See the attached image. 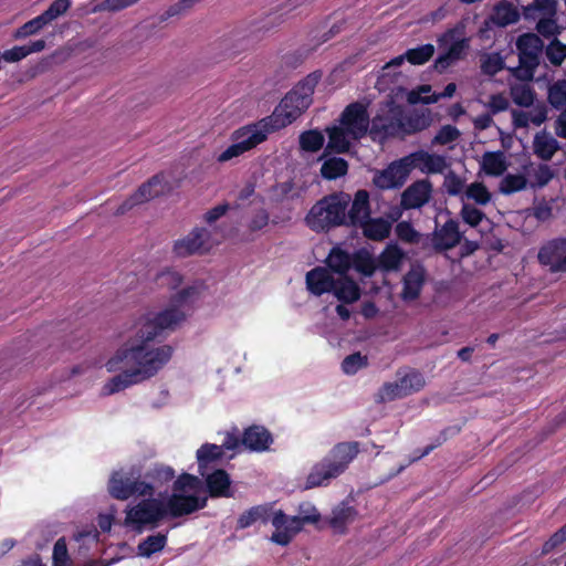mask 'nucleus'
Instances as JSON below:
<instances>
[{
    "label": "nucleus",
    "instance_id": "49530a36",
    "mask_svg": "<svg viewBox=\"0 0 566 566\" xmlns=\"http://www.w3.org/2000/svg\"><path fill=\"white\" fill-rule=\"evenodd\" d=\"M45 25H48V23L40 14V15L35 17L34 19L22 24L20 28H18L13 33V38L15 40H21V39L28 38L30 35L36 34Z\"/></svg>",
    "mask_w": 566,
    "mask_h": 566
},
{
    "label": "nucleus",
    "instance_id": "603ef678",
    "mask_svg": "<svg viewBox=\"0 0 566 566\" xmlns=\"http://www.w3.org/2000/svg\"><path fill=\"white\" fill-rule=\"evenodd\" d=\"M467 197L478 205L485 206L491 200V193L482 182H472L467 189Z\"/></svg>",
    "mask_w": 566,
    "mask_h": 566
},
{
    "label": "nucleus",
    "instance_id": "79ce46f5",
    "mask_svg": "<svg viewBox=\"0 0 566 566\" xmlns=\"http://www.w3.org/2000/svg\"><path fill=\"white\" fill-rule=\"evenodd\" d=\"M160 184V177L153 176L148 181L140 185L138 189L133 193V196L138 200L139 203L156 198L163 192V189H155Z\"/></svg>",
    "mask_w": 566,
    "mask_h": 566
},
{
    "label": "nucleus",
    "instance_id": "338daca9",
    "mask_svg": "<svg viewBox=\"0 0 566 566\" xmlns=\"http://www.w3.org/2000/svg\"><path fill=\"white\" fill-rule=\"evenodd\" d=\"M175 471L170 467L156 465L154 469L146 473V479H150L154 482L165 483L172 480Z\"/></svg>",
    "mask_w": 566,
    "mask_h": 566
},
{
    "label": "nucleus",
    "instance_id": "4468645a",
    "mask_svg": "<svg viewBox=\"0 0 566 566\" xmlns=\"http://www.w3.org/2000/svg\"><path fill=\"white\" fill-rule=\"evenodd\" d=\"M426 275L427 271L421 263L415 262L411 264L409 271L402 277V292L400 296L403 301H415L420 296L426 282Z\"/></svg>",
    "mask_w": 566,
    "mask_h": 566
},
{
    "label": "nucleus",
    "instance_id": "4d7b16f0",
    "mask_svg": "<svg viewBox=\"0 0 566 566\" xmlns=\"http://www.w3.org/2000/svg\"><path fill=\"white\" fill-rule=\"evenodd\" d=\"M460 216L465 223L473 228L478 227L485 218V213L482 210L469 203H463Z\"/></svg>",
    "mask_w": 566,
    "mask_h": 566
},
{
    "label": "nucleus",
    "instance_id": "c756f323",
    "mask_svg": "<svg viewBox=\"0 0 566 566\" xmlns=\"http://www.w3.org/2000/svg\"><path fill=\"white\" fill-rule=\"evenodd\" d=\"M339 474L334 472V468L328 464V460L323 459L316 463L307 475L305 490L323 485L326 481L337 478Z\"/></svg>",
    "mask_w": 566,
    "mask_h": 566
},
{
    "label": "nucleus",
    "instance_id": "37998d69",
    "mask_svg": "<svg viewBox=\"0 0 566 566\" xmlns=\"http://www.w3.org/2000/svg\"><path fill=\"white\" fill-rule=\"evenodd\" d=\"M547 101L555 109L566 111V80H558L548 87Z\"/></svg>",
    "mask_w": 566,
    "mask_h": 566
},
{
    "label": "nucleus",
    "instance_id": "6e6552de",
    "mask_svg": "<svg viewBox=\"0 0 566 566\" xmlns=\"http://www.w3.org/2000/svg\"><path fill=\"white\" fill-rule=\"evenodd\" d=\"M339 123L354 139H360L369 134L370 119L367 106L360 102L350 103L340 114Z\"/></svg>",
    "mask_w": 566,
    "mask_h": 566
},
{
    "label": "nucleus",
    "instance_id": "412c9836",
    "mask_svg": "<svg viewBox=\"0 0 566 566\" xmlns=\"http://www.w3.org/2000/svg\"><path fill=\"white\" fill-rule=\"evenodd\" d=\"M273 438L270 431L263 427L253 424L247 428L243 432L241 442L251 451H265L272 443Z\"/></svg>",
    "mask_w": 566,
    "mask_h": 566
},
{
    "label": "nucleus",
    "instance_id": "2eb2a0df",
    "mask_svg": "<svg viewBox=\"0 0 566 566\" xmlns=\"http://www.w3.org/2000/svg\"><path fill=\"white\" fill-rule=\"evenodd\" d=\"M350 208L346 211V227L359 228L370 217L369 193L360 189L350 200Z\"/></svg>",
    "mask_w": 566,
    "mask_h": 566
},
{
    "label": "nucleus",
    "instance_id": "69168bd1",
    "mask_svg": "<svg viewBox=\"0 0 566 566\" xmlns=\"http://www.w3.org/2000/svg\"><path fill=\"white\" fill-rule=\"evenodd\" d=\"M305 524H315L321 520V514L311 502H303L298 505V515Z\"/></svg>",
    "mask_w": 566,
    "mask_h": 566
},
{
    "label": "nucleus",
    "instance_id": "f3484780",
    "mask_svg": "<svg viewBox=\"0 0 566 566\" xmlns=\"http://www.w3.org/2000/svg\"><path fill=\"white\" fill-rule=\"evenodd\" d=\"M430 192L431 184L429 180L415 181L401 193V208L406 210L421 208L429 201Z\"/></svg>",
    "mask_w": 566,
    "mask_h": 566
},
{
    "label": "nucleus",
    "instance_id": "864d4df0",
    "mask_svg": "<svg viewBox=\"0 0 566 566\" xmlns=\"http://www.w3.org/2000/svg\"><path fill=\"white\" fill-rule=\"evenodd\" d=\"M273 192L279 201L293 200L301 197V191H295V184L292 180L276 184Z\"/></svg>",
    "mask_w": 566,
    "mask_h": 566
},
{
    "label": "nucleus",
    "instance_id": "6ab92c4d",
    "mask_svg": "<svg viewBox=\"0 0 566 566\" xmlns=\"http://www.w3.org/2000/svg\"><path fill=\"white\" fill-rule=\"evenodd\" d=\"M358 446V442L337 443L324 459L328 460V464L334 468V472L342 474L349 462L357 455Z\"/></svg>",
    "mask_w": 566,
    "mask_h": 566
},
{
    "label": "nucleus",
    "instance_id": "1a4fd4ad",
    "mask_svg": "<svg viewBox=\"0 0 566 566\" xmlns=\"http://www.w3.org/2000/svg\"><path fill=\"white\" fill-rule=\"evenodd\" d=\"M408 160L409 158L406 156L391 163L386 169L377 171L373 179L374 185L379 189H397L402 187L411 172Z\"/></svg>",
    "mask_w": 566,
    "mask_h": 566
},
{
    "label": "nucleus",
    "instance_id": "473e14b6",
    "mask_svg": "<svg viewBox=\"0 0 566 566\" xmlns=\"http://www.w3.org/2000/svg\"><path fill=\"white\" fill-rule=\"evenodd\" d=\"M482 170L489 176H501L507 169L503 151H485L482 157Z\"/></svg>",
    "mask_w": 566,
    "mask_h": 566
},
{
    "label": "nucleus",
    "instance_id": "ea45409f",
    "mask_svg": "<svg viewBox=\"0 0 566 566\" xmlns=\"http://www.w3.org/2000/svg\"><path fill=\"white\" fill-rule=\"evenodd\" d=\"M324 135L317 129L303 132L298 137L300 148L307 153H316L324 146Z\"/></svg>",
    "mask_w": 566,
    "mask_h": 566
},
{
    "label": "nucleus",
    "instance_id": "e2e57ef3",
    "mask_svg": "<svg viewBox=\"0 0 566 566\" xmlns=\"http://www.w3.org/2000/svg\"><path fill=\"white\" fill-rule=\"evenodd\" d=\"M566 542V531L562 526L555 533H553L549 538L542 546V556H546L552 553L554 549L559 547L563 543Z\"/></svg>",
    "mask_w": 566,
    "mask_h": 566
},
{
    "label": "nucleus",
    "instance_id": "aec40b11",
    "mask_svg": "<svg viewBox=\"0 0 566 566\" xmlns=\"http://www.w3.org/2000/svg\"><path fill=\"white\" fill-rule=\"evenodd\" d=\"M305 281L307 290L316 296L332 292L336 283L328 269L323 266H316L308 271Z\"/></svg>",
    "mask_w": 566,
    "mask_h": 566
},
{
    "label": "nucleus",
    "instance_id": "393cba45",
    "mask_svg": "<svg viewBox=\"0 0 566 566\" xmlns=\"http://www.w3.org/2000/svg\"><path fill=\"white\" fill-rule=\"evenodd\" d=\"M520 20L518 10L509 1L502 0L496 3L493 8V13L485 19L484 25L489 28L492 23L500 28H505L510 24H514Z\"/></svg>",
    "mask_w": 566,
    "mask_h": 566
},
{
    "label": "nucleus",
    "instance_id": "8fccbe9b",
    "mask_svg": "<svg viewBox=\"0 0 566 566\" xmlns=\"http://www.w3.org/2000/svg\"><path fill=\"white\" fill-rule=\"evenodd\" d=\"M399 380L400 388H402V394H406V396L419 391L424 386L423 376L418 371L406 374Z\"/></svg>",
    "mask_w": 566,
    "mask_h": 566
},
{
    "label": "nucleus",
    "instance_id": "e433bc0d",
    "mask_svg": "<svg viewBox=\"0 0 566 566\" xmlns=\"http://www.w3.org/2000/svg\"><path fill=\"white\" fill-rule=\"evenodd\" d=\"M167 544V535L157 533L149 535L137 546V554L140 557L149 558L155 553L161 552Z\"/></svg>",
    "mask_w": 566,
    "mask_h": 566
},
{
    "label": "nucleus",
    "instance_id": "a878e982",
    "mask_svg": "<svg viewBox=\"0 0 566 566\" xmlns=\"http://www.w3.org/2000/svg\"><path fill=\"white\" fill-rule=\"evenodd\" d=\"M328 135V143L319 159L327 157L332 153L345 154L350 148V142L347 139L348 132L345 127L329 126L325 128Z\"/></svg>",
    "mask_w": 566,
    "mask_h": 566
},
{
    "label": "nucleus",
    "instance_id": "052dcab7",
    "mask_svg": "<svg viewBox=\"0 0 566 566\" xmlns=\"http://www.w3.org/2000/svg\"><path fill=\"white\" fill-rule=\"evenodd\" d=\"M556 0H535L534 3L524 8L525 18H532L534 11H542L549 15L556 12Z\"/></svg>",
    "mask_w": 566,
    "mask_h": 566
},
{
    "label": "nucleus",
    "instance_id": "bf43d9fd",
    "mask_svg": "<svg viewBox=\"0 0 566 566\" xmlns=\"http://www.w3.org/2000/svg\"><path fill=\"white\" fill-rule=\"evenodd\" d=\"M379 401H392L397 398L406 397V394H402V388H400V380L395 382H386L379 389Z\"/></svg>",
    "mask_w": 566,
    "mask_h": 566
},
{
    "label": "nucleus",
    "instance_id": "3c124183",
    "mask_svg": "<svg viewBox=\"0 0 566 566\" xmlns=\"http://www.w3.org/2000/svg\"><path fill=\"white\" fill-rule=\"evenodd\" d=\"M397 237L410 244L419 243L421 233H419L409 221H400L395 227Z\"/></svg>",
    "mask_w": 566,
    "mask_h": 566
},
{
    "label": "nucleus",
    "instance_id": "9d476101",
    "mask_svg": "<svg viewBox=\"0 0 566 566\" xmlns=\"http://www.w3.org/2000/svg\"><path fill=\"white\" fill-rule=\"evenodd\" d=\"M272 525L275 532L271 536V541L277 545H289L293 537L300 533L305 523L297 516H287L283 511L279 510L274 513Z\"/></svg>",
    "mask_w": 566,
    "mask_h": 566
},
{
    "label": "nucleus",
    "instance_id": "680f3d73",
    "mask_svg": "<svg viewBox=\"0 0 566 566\" xmlns=\"http://www.w3.org/2000/svg\"><path fill=\"white\" fill-rule=\"evenodd\" d=\"M53 566H70L67 546L63 537L59 538L54 544Z\"/></svg>",
    "mask_w": 566,
    "mask_h": 566
},
{
    "label": "nucleus",
    "instance_id": "f257e3e1",
    "mask_svg": "<svg viewBox=\"0 0 566 566\" xmlns=\"http://www.w3.org/2000/svg\"><path fill=\"white\" fill-rule=\"evenodd\" d=\"M185 319L186 314L177 308H165L142 319L134 335L107 360V370L119 374L103 386L102 395H113L156 376L169 363L175 349L171 345L154 346L151 343L166 331H175Z\"/></svg>",
    "mask_w": 566,
    "mask_h": 566
},
{
    "label": "nucleus",
    "instance_id": "f03ea898",
    "mask_svg": "<svg viewBox=\"0 0 566 566\" xmlns=\"http://www.w3.org/2000/svg\"><path fill=\"white\" fill-rule=\"evenodd\" d=\"M321 77L322 73L315 71L298 82V84L282 98L273 114L261 119L262 126L266 127L269 132L272 133L292 124L312 104V95Z\"/></svg>",
    "mask_w": 566,
    "mask_h": 566
},
{
    "label": "nucleus",
    "instance_id": "0e129e2a",
    "mask_svg": "<svg viewBox=\"0 0 566 566\" xmlns=\"http://www.w3.org/2000/svg\"><path fill=\"white\" fill-rule=\"evenodd\" d=\"M200 484V480L189 473H182L174 482V492L184 493L186 490H196Z\"/></svg>",
    "mask_w": 566,
    "mask_h": 566
},
{
    "label": "nucleus",
    "instance_id": "6e6d98bb",
    "mask_svg": "<svg viewBox=\"0 0 566 566\" xmlns=\"http://www.w3.org/2000/svg\"><path fill=\"white\" fill-rule=\"evenodd\" d=\"M505 69L504 60L499 53H493L482 61L481 70L484 74L494 76Z\"/></svg>",
    "mask_w": 566,
    "mask_h": 566
},
{
    "label": "nucleus",
    "instance_id": "f704fd0d",
    "mask_svg": "<svg viewBox=\"0 0 566 566\" xmlns=\"http://www.w3.org/2000/svg\"><path fill=\"white\" fill-rule=\"evenodd\" d=\"M272 511L271 504L256 505L251 507L250 510L243 512L237 522L238 528H247L256 521H261L263 523H268L270 513Z\"/></svg>",
    "mask_w": 566,
    "mask_h": 566
},
{
    "label": "nucleus",
    "instance_id": "7ed1b4c3",
    "mask_svg": "<svg viewBox=\"0 0 566 566\" xmlns=\"http://www.w3.org/2000/svg\"><path fill=\"white\" fill-rule=\"evenodd\" d=\"M352 197L336 191L316 201L305 216V224L313 231L327 233L338 227H346V211Z\"/></svg>",
    "mask_w": 566,
    "mask_h": 566
},
{
    "label": "nucleus",
    "instance_id": "5fc2aeb1",
    "mask_svg": "<svg viewBox=\"0 0 566 566\" xmlns=\"http://www.w3.org/2000/svg\"><path fill=\"white\" fill-rule=\"evenodd\" d=\"M70 0H54L50 7L41 13L42 18L46 21V23H51L60 15L64 14L70 8Z\"/></svg>",
    "mask_w": 566,
    "mask_h": 566
},
{
    "label": "nucleus",
    "instance_id": "4c0bfd02",
    "mask_svg": "<svg viewBox=\"0 0 566 566\" xmlns=\"http://www.w3.org/2000/svg\"><path fill=\"white\" fill-rule=\"evenodd\" d=\"M348 171V163L340 157H331L327 158L322 167L321 175L324 179L335 180L339 177H343Z\"/></svg>",
    "mask_w": 566,
    "mask_h": 566
},
{
    "label": "nucleus",
    "instance_id": "5701e85b",
    "mask_svg": "<svg viewBox=\"0 0 566 566\" xmlns=\"http://www.w3.org/2000/svg\"><path fill=\"white\" fill-rule=\"evenodd\" d=\"M206 485L211 497H231V479L223 469H217L212 473L206 472Z\"/></svg>",
    "mask_w": 566,
    "mask_h": 566
},
{
    "label": "nucleus",
    "instance_id": "de8ad7c7",
    "mask_svg": "<svg viewBox=\"0 0 566 566\" xmlns=\"http://www.w3.org/2000/svg\"><path fill=\"white\" fill-rule=\"evenodd\" d=\"M545 55L554 66H560L566 59V44L554 38L545 48Z\"/></svg>",
    "mask_w": 566,
    "mask_h": 566
},
{
    "label": "nucleus",
    "instance_id": "cd10ccee",
    "mask_svg": "<svg viewBox=\"0 0 566 566\" xmlns=\"http://www.w3.org/2000/svg\"><path fill=\"white\" fill-rule=\"evenodd\" d=\"M332 293L345 304L358 301L361 294L358 284L348 275H343L336 280Z\"/></svg>",
    "mask_w": 566,
    "mask_h": 566
},
{
    "label": "nucleus",
    "instance_id": "2f4dec72",
    "mask_svg": "<svg viewBox=\"0 0 566 566\" xmlns=\"http://www.w3.org/2000/svg\"><path fill=\"white\" fill-rule=\"evenodd\" d=\"M366 238L374 241H381L389 237L391 222L382 218L371 219L370 217L359 227Z\"/></svg>",
    "mask_w": 566,
    "mask_h": 566
},
{
    "label": "nucleus",
    "instance_id": "c03bdc74",
    "mask_svg": "<svg viewBox=\"0 0 566 566\" xmlns=\"http://www.w3.org/2000/svg\"><path fill=\"white\" fill-rule=\"evenodd\" d=\"M434 45L431 43L409 49L405 52L407 61L412 65H422L427 63L434 54Z\"/></svg>",
    "mask_w": 566,
    "mask_h": 566
},
{
    "label": "nucleus",
    "instance_id": "a18cd8bd",
    "mask_svg": "<svg viewBox=\"0 0 566 566\" xmlns=\"http://www.w3.org/2000/svg\"><path fill=\"white\" fill-rule=\"evenodd\" d=\"M527 184L525 176L507 174L500 182V191L503 195H512L525 189Z\"/></svg>",
    "mask_w": 566,
    "mask_h": 566
},
{
    "label": "nucleus",
    "instance_id": "f8f14e48",
    "mask_svg": "<svg viewBox=\"0 0 566 566\" xmlns=\"http://www.w3.org/2000/svg\"><path fill=\"white\" fill-rule=\"evenodd\" d=\"M208 497L174 492L165 503L168 515L177 518L195 513L207 505Z\"/></svg>",
    "mask_w": 566,
    "mask_h": 566
},
{
    "label": "nucleus",
    "instance_id": "bb28decb",
    "mask_svg": "<svg viewBox=\"0 0 566 566\" xmlns=\"http://www.w3.org/2000/svg\"><path fill=\"white\" fill-rule=\"evenodd\" d=\"M357 516L358 511L349 505L348 502L343 501L333 509L328 523L336 533L344 534L346 533L347 525L352 524Z\"/></svg>",
    "mask_w": 566,
    "mask_h": 566
},
{
    "label": "nucleus",
    "instance_id": "c9c22d12",
    "mask_svg": "<svg viewBox=\"0 0 566 566\" xmlns=\"http://www.w3.org/2000/svg\"><path fill=\"white\" fill-rule=\"evenodd\" d=\"M223 457L222 447L212 443H205L197 451V461L199 467V473L205 476L208 464L217 460H221Z\"/></svg>",
    "mask_w": 566,
    "mask_h": 566
},
{
    "label": "nucleus",
    "instance_id": "a19ab883",
    "mask_svg": "<svg viewBox=\"0 0 566 566\" xmlns=\"http://www.w3.org/2000/svg\"><path fill=\"white\" fill-rule=\"evenodd\" d=\"M510 94L513 102L521 107L532 106L536 97L535 91L526 84L511 86Z\"/></svg>",
    "mask_w": 566,
    "mask_h": 566
},
{
    "label": "nucleus",
    "instance_id": "774afa93",
    "mask_svg": "<svg viewBox=\"0 0 566 566\" xmlns=\"http://www.w3.org/2000/svg\"><path fill=\"white\" fill-rule=\"evenodd\" d=\"M443 187L450 196H458L462 192L464 181L453 170H449L444 177Z\"/></svg>",
    "mask_w": 566,
    "mask_h": 566
},
{
    "label": "nucleus",
    "instance_id": "0eeeda50",
    "mask_svg": "<svg viewBox=\"0 0 566 566\" xmlns=\"http://www.w3.org/2000/svg\"><path fill=\"white\" fill-rule=\"evenodd\" d=\"M168 515L165 503L158 499H145L127 511L125 525L142 532L148 524L157 525Z\"/></svg>",
    "mask_w": 566,
    "mask_h": 566
},
{
    "label": "nucleus",
    "instance_id": "9b49d317",
    "mask_svg": "<svg viewBox=\"0 0 566 566\" xmlns=\"http://www.w3.org/2000/svg\"><path fill=\"white\" fill-rule=\"evenodd\" d=\"M537 258L552 273L566 272V239L549 241L539 249Z\"/></svg>",
    "mask_w": 566,
    "mask_h": 566
},
{
    "label": "nucleus",
    "instance_id": "4be33fe9",
    "mask_svg": "<svg viewBox=\"0 0 566 566\" xmlns=\"http://www.w3.org/2000/svg\"><path fill=\"white\" fill-rule=\"evenodd\" d=\"M406 256V252L397 243H389L377 258L378 269L384 273L399 272Z\"/></svg>",
    "mask_w": 566,
    "mask_h": 566
},
{
    "label": "nucleus",
    "instance_id": "09e8293b",
    "mask_svg": "<svg viewBox=\"0 0 566 566\" xmlns=\"http://www.w3.org/2000/svg\"><path fill=\"white\" fill-rule=\"evenodd\" d=\"M200 295V286L199 285H190L187 286L179 292H177L171 298V305L168 308H177L182 312L180 307L188 302L197 298Z\"/></svg>",
    "mask_w": 566,
    "mask_h": 566
},
{
    "label": "nucleus",
    "instance_id": "a211bd4d",
    "mask_svg": "<svg viewBox=\"0 0 566 566\" xmlns=\"http://www.w3.org/2000/svg\"><path fill=\"white\" fill-rule=\"evenodd\" d=\"M411 170L419 168L426 174H441L447 167L446 158L441 155L429 154L423 150L407 156Z\"/></svg>",
    "mask_w": 566,
    "mask_h": 566
},
{
    "label": "nucleus",
    "instance_id": "7c9ffc66",
    "mask_svg": "<svg viewBox=\"0 0 566 566\" xmlns=\"http://www.w3.org/2000/svg\"><path fill=\"white\" fill-rule=\"evenodd\" d=\"M534 154L543 159L551 160L555 153L559 149V143L545 132L537 133L533 140Z\"/></svg>",
    "mask_w": 566,
    "mask_h": 566
},
{
    "label": "nucleus",
    "instance_id": "39448f33",
    "mask_svg": "<svg viewBox=\"0 0 566 566\" xmlns=\"http://www.w3.org/2000/svg\"><path fill=\"white\" fill-rule=\"evenodd\" d=\"M402 106L394 101L380 106L377 114L370 119L369 136L374 142L384 143L396 137L401 132Z\"/></svg>",
    "mask_w": 566,
    "mask_h": 566
},
{
    "label": "nucleus",
    "instance_id": "20e7f679",
    "mask_svg": "<svg viewBox=\"0 0 566 566\" xmlns=\"http://www.w3.org/2000/svg\"><path fill=\"white\" fill-rule=\"evenodd\" d=\"M518 65L509 67L510 73L518 81L531 82L534 78L536 69L541 64V55L544 50V42L536 33L527 32L521 34L515 42Z\"/></svg>",
    "mask_w": 566,
    "mask_h": 566
},
{
    "label": "nucleus",
    "instance_id": "dca6fc26",
    "mask_svg": "<svg viewBox=\"0 0 566 566\" xmlns=\"http://www.w3.org/2000/svg\"><path fill=\"white\" fill-rule=\"evenodd\" d=\"M210 233L205 228H195L187 237L177 240L174 252L179 258H186L195 253H201Z\"/></svg>",
    "mask_w": 566,
    "mask_h": 566
},
{
    "label": "nucleus",
    "instance_id": "ddd939ff",
    "mask_svg": "<svg viewBox=\"0 0 566 566\" xmlns=\"http://www.w3.org/2000/svg\"><path fill=\"white\" fill-rule=\"evenodd\" d=\"M434 237L437 239L436 252L439 253L452 250L463 240V233L459 229V222L454 219L447 220L440 228L436 220Z\"/></svg>",
    "mask_w": 566,
    "mask_h": 566
},
{
    "label": "nucleus",
    "instance_id": "c85d7f7f",
    "mask_svg": "<svg viewBox=\"0 0 566 566\" xmlns=\"http://www.w3.org/2000/svg\"><path fill=\"white\" fill-rule=\"evenodd\" d=\"M350 269L353 268L365 277H371L378 270L377 259L365 248L356 250L352 254Z\"/></svg>",
    "mask_w": 566,
    "mask_h": 566
},
{
    "label": "nucleus",
    "instance_id": "423d86ee",
    "mask_svg": "<svg viewBox=\"0 0 566 566\" xmlns=\"http://www.w3.org/2000/svg\"><path fill=\"white\" fill-rule=\"evenodd\" d=\"M269 134V129L262 126L261 120L237 129L232 135L234 143L219 155L218 161L224 163L242 155L264 142Z\"/></svg>",
    "mask_w": 566,
    "mask_h": 566
},
{
    "label": "nucleus",
    "instance_id": "58836bf2",
    "mask_svg": "<svg viewBox=\"0 0 566 566\" xmlns=\"http://www.w3.org/2000/svg\"><path fill=\"white\" fill-rule=\"evenodd\" d=\"M130 478H124L114 472L108 482L109 494L117 500H127L132 496Z\"/></svg>",
    "mask_w": 566,
    "mask_h": 566
},
{
    "label": "nucleus",
    "instance_id": "b1692460",
    "mask_svg": "<svg viewBox=\"0 0 566 566\" xmlns=\"http://www.w3.org/2000/svg\"><path fill=\"white\" fill-rule=\"evenodd\" d=\"M402 126L400 134L411 135L427 129L431 123V112L430 109H413L406 114L405 108L402 107Z\"/></svg>",
    "mask_w": 566,
    "mask_h": 566
},
{
    "label": "nucleus",
    "instance_id": "72a5a7b5",
    "mask_svg": "<svg viewBox=\"0 0 566 566\" xmlns=\"http://www.w3.org/2000/svg\"><path fill=\"white\" fill-rule=\"evenodd\" d=\"M352 261V254L339 247H334L327 256L326 263L329 270L343 276L347 275Z\"/></svg>",
    "mask_w": 566,
    "mask_h": 566
},
{
    "label": "nucleus",
    "instance_id": "13d9d810",
    "mask_svg": "<svg viewBox=\"0 0 566 566\" xmlns=\"http://www.w3.org/2000/svg\"><path fill=\"white\" fill-rule=\"evenodd\" d=\"M367 356L360 353H354L346 356L342 363V368L345 374H355L359 368L367 366Z\"/></svg>",
    "mask_w": 566,
    "mask_h": 566
}]
</instances>
